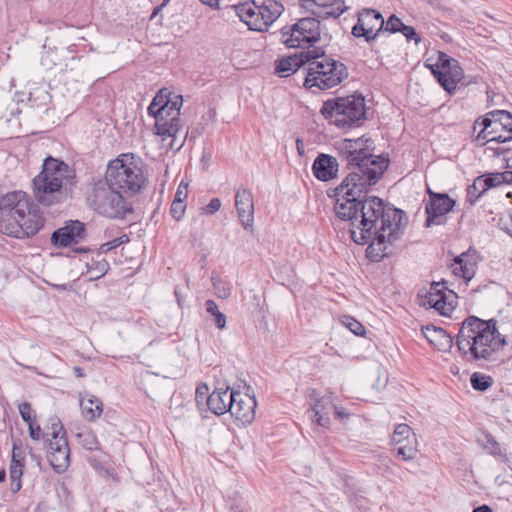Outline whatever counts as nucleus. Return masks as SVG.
Wrapping results in <instances>:
<instances>
[{"label":"nucleus","instance_id":"35","mask_svg":"<svg viewBox=\"0 0 512 512\" xmlns=\"http://www.w3.org/2000/svg\"><path fill=\"white\" fill-rule=\"evenodd\" d=\"M482 178L478 176L472 185L467 188V198L470 203H474L478 198L487 191Z\"/></svg>","mask_w":512,"mask_h":512},{"label":"nucleus","instance_id":"27","mask_svg":"<svg viewBox=\"0 0 512 512\" xmlns=\"http://www.w3.org/2000/svg\"><path fill=\"white\" fill-rule=\"evenodd\" d=\"M80 407L82 415L87 421L96 420L103 412L102 401L91 394H86L85 396L80 397Z\"/></svg>","mask_w":512,"mask_h":512},{"label":"nucleus","instance_id":"26","mask_svg":"<svg viewBox=\"0 0 512 512\" xmlns=\"http://www.w3.org/2000/svg\"><path fill=\"white\" fill-rule=\"evenodd\" d=\"M284 11L283 5L276 0H265L262 5L258 6L257 18L261 31H264L270 26Z\"/></svg>","mask_w":512,"mask_h":512},{"label":"nucleus","instance_id":"41","mask_svg":"<svg viewBox=\"0 0 512 512\" xmlns=\"http://www.w3.org/2000/svg\"><path fill=\"white\" fill-rule=\"evenodd\" d=\"M129 241V238L127 235H122L120 237H117L111 241H108L104 244H102L100 247H99V252L100 253H107L117 247H119L120 245L124 244V243H127Z\"/></svg>","mask_w":512,"mask_h":512},{"label":"nucleus","instance_id":"6","mask_svg":"<svg viewBox=\"0 0 512 512\" xmlns=\"http://www.w3.org/2000/svg\"><path fill=\"white\" fill-rule=\"evenodd\" d=\"M105 179L120 192L130 195L138 193L147 181L142 163L129 154H122L109 162Z\"/></svg>","mask_w":512,"mask_h":512},{"label":"nucleus","instance_id":"30","mask_svg":"<svg viewBox=\"0 0 512 512\" xmlns=\"http://www.w3.org/2000/svg\"><path fill=\"white\" fill-rule=\"evenodd\" d=\"M397 455L400 456L404 461H412L418 454V439L417 437H410L407 441H403L402 444H393Z\"/></svg>","mask_w":512,"mask_h":512},{"label":"nucleus","instance_id":"54","mask_svg":"<svg viewBox=\"0 0 512 512\" xmlns=\"http://www.w3.org/2000/svg\"><path fill=\"white\" fill-rule=\"evenodd\" d=\"M333 409L335 410V414L337 415L338 418L343 419L348 416L345 410L341 407H337L336 405H334Z\"/></svg>","mask_w":512,"mask_h":512},{"label":"nucleus","instance_id":"15","mask_svg":"<svg viewBox=\"0 0 512 512\" xmlns=\"http://www.w3.org/2000/svg\"><path fill=\"white\" fill-rule=\"evenodd\" d=\"M444 283L433 282L425 294L422 305L435 309L439 314L448 316L454 310L453 300L456 295L448 290Z\"/></svg>","mask_w":512,"mask_h":512},{"label":"nucleus","instance_id":"7","mask_svg":"<svg viewBox=\"0 0 512 512\" xmlns=\"http://www.w3.org/2000/svg\"><path fill=\"white\" fill-rule=\"evenodd\" d=\"M321 114L338 128L360 126L366 118L365 100L360 95L336 97L323 103Z\"/></svg>","mask_w":512,"mask_h":512},{"label":"nucleus","instance_id":"2","mask_svg":"<svg viewBox=\"0 0 512 512\" xmlns=\"http://www.w3.org/2000/svg\"><path fill=\"white\" fill-rule=\"evenodd\" d=\"M456 345L461 356L468 362L491 361L504 349L507 341L498 331L496 320H484L471 315L461 323Z\"/></svg>","mask_w":512,"mask_h":512},{"label":"nucleus","instance_id":"9","mask_svg":"<svg viewBox=\"0 0 512 512\" xmlns=\"http://www.w3.org/2000/svg\"><path fill=\"white\" fill-rule=\"evenodd\" d=\"M481 127L476 136L482 145L490 142L505 143L512 140V115L506 110H494L474 122V130Z\"/></svg>","mask_w":512,"mask_h":512},{"label":"nucleus","instance_id":"53","mask_svg":"<svg viewBox=\"0 0 512 512\" xmlns=\"http://www.w3.org/2000/svg\"><path fill=\"white\" fill-rule=\"evenodd\" d=\"M11 491L16 493L21 489V479L11 480Z\"/></svg>","mask_w":512,"mask_h":512},{"label":"nucleus","instance_id":"13","mask_svg":"<svg viewBox=\"0 0 512 512\" xmlns=\"http://www.w3.org/2000/svg\"><path fill=\"white\" fill-rule=\"evenodd\" d=\"M429 67L438 83L449 94H452L456 90L457 84L462 80L464 75L459 62L443 52L439 53L436 64Z\"/></svg>","mask_w":512,"mask_h":512},{"label":"nucleus","instance_id":"39","mask_svg":"<svg viewBox=\"0 0 512 512\" xmlns=\"http://www.w3.org/2000/svg\"><path fill=\"white\" fill-rule=\"evenodd\" d=\"M24 464L21 460H15V447L13 448L12 460L10 465V480L21 479Z\"/></svg>","mask_w":512,"mask_h":512},{"label":"nucleus","instance_id":"40","mask_svg":"<svg viewBox=\"0 0 512 512\" xmlns=\"http://www.w3.org/2000/svg\"><path fill=\"white\" fill-rule=\"evenodd\" d=\"M486 189L497 187L503 184L502 172L501 173H489L480 176Z\"/></svg>","mask_w":512,"mask_h":512},{"label":"nucleus","instance_id":"31","mask_svg":"<svg viewBox=\"0 0 512 512\" xmlns=\"http://www.w3.org/2000/svg\"><path fill=\"white\" fill-rule=\"evenodd\" d=\"M77 442L86 450L94 451L100 449V443L95 433L85 428L76 433Z\"/></svg>","mask_w":512,"mask_h":512},{"label":"nucleus","instance_id":"43","mask_svg":"<svg viewBox=\"0 0 512 512\" xmlns=\"http://www.w3.org/2000/svg\"><path fill=\"white\" fill-rule=\"evenodd\" d=\"M404 25L405 24H403L402 21L395 15L390 16L387 22L384 24L385 30L392 33L400 32Z\"/></svg>","mask_w":512,"mask_h":512},{"label":"nucleus","instance_id":"37","mask_svg":"<svg viewBox=\"0 0 512 512\" xmlns=\"http://www.w3.org/2000/svg\"><path fill=\"white\" fill-rule=\"evenodd\" d=\"M478 442L481 443L484 449H486L492 455H498L501 453L498 442L489 433H484L483 438H478Z\"/></svg>","mask_w":512,"mask_h":512},{"label":"nucleus","instance_id":"1","mask_svg":"<svg viewBox=\"0 0 512 512\" xmlns=\"http://www.w3.org/2000/svg\"><path fill=\"white\" fill-rule=\"evenodd\" d=\"M373 141L367 138L346 139L341 153L350 170L335 189L337 217L350 223V234L356 244L367 247V257L380 261L388 254V246L399 238L404 212L385 206L376 196H366L389 165V159L372 154Z\"/></svg>","mask_w":512,"mask_h":512},{"label":"nucleus","instance_id":"44","mask_svg":"<svg viewBox=\"0 0 512 512\" xmlns=\"http://www.w3.org/2000/svg\"><path fill=\"white\" fill-rule=\"evenodd\" d=\"M185 210H186V203H182L179 201H173L171 204L170 213L175 220L179 221L182 219V217L185 213Z\"/></svg>","mask_w":512,"mask_h":512},{"label":"nucleus","instance_id":"48","mask_svg":"<svg viewBox=\"0 0 512 512\" xmlns=\"http://www.w3.org/2000/svg\"><path fill=\"white\" fill-rule=\"evenodd\" d=\"M28 429H29V435L33 440L39 441L44 437V433L38 424H35L34 422L30 423L28 425Z\"/></svg>","mask_w":512,"mask_h":512},{"label":"nucleus","instance_id":"5","mask_svg":"<svg viewBox=\"0 0 512 512\" xmlns=\"http://www.w3.org/2000/svg\"><path fill=\"white\" fill-rule=\"evenodd\" d=\"M70 175L69 166L63 161L48 157L42 171L34 178V196L39 203L50 206L61 201L64 181Z\"/></svg>","mask_w":512,"mask_h":512},{"label":"nucleus","instance_id":"3","mask_svg":"<svg viewBox=\"0 0 512 512\" xmlns=\"http://www.w3.org/2000/svg\"><path fill=\"white\" fill-rule=\"evenodd\" d=\"M181 95H171L168 89H161L148 107V114L155 118L156 134L163 140L171 138L169 146L178 151L184 145L188 131L180 122Z\"/></svg>","mask_w":512,"mask_h":512},{"label":"nucleus","instance_id":"17","mask_svg":"<svg viewBox=\"0 0 512 512\" xmlns=\"http://www.w3.org/2000/svg\"><path fill=\"white\" fill-rule=\"evenodd\" d=\"M256 398L249 394L235 391L230 405V414L242 424H250L255 418Z\"/></svg>","mask_w":512,"mask_h":512},{"label":"nucleus","instance_id":"8","mask_svg":"<svg viewBox=\"0 0 512 512\" xmlns=\"http://www.w3.org/2000/svg\"><path fill=\"white\" fill-rule=\"evenodd\" d=\"M87 202L94 211L108 218H123L131 211L121 192L106 179L93 185Z\"/></svg>","mask_w":512,"mask_h":512},{"label":"nucleus","instance_id":"49","mask_svg":"<svg viewBox=\"0 0 512 512\" xmlns=\"http://www.w3.org/2000/svg\"><path fill=\"white\" fill-rule=\"evenodd\" d=\"M221 208V201L218 198H213L210 200L209 204L205 207L204 213L207 215H212L216 213Z\"/></svg>","mask_w":512,"mask_h":512},{"label":"nucleus","instance_id":"42","mask_svg":"<svg viewBox=\"0 0 512 512\" xmlns=\"http://www.w3.org/2000/svg\"><path fill=\"white\" fill-rule=\"evenodd\" d=\"M108 269L109 264L106 260L97 261L89 269V272L92 274L91 279H98L104 276L107 273Z\"/></svg>","mask_w":512,"mask_h":512},{"label":"nucleus","instance_id":"58","mask_svg":"<svg viewBox=\"0 0 512 512\" xmlns=\"http://www.w3.org/2000/svg\"><path fill=\"white\" fill-rule=\"evenodd\" d=\"M5 477H6V473L4 470H1L0 471V483L3 482L5 480Z\"/></svg>","mask_w":512,"mask_h":512},{"label":"nucleus","instance_id":"29","mask_svg":"<svg viewBox=\"0 0 512 512\" xmlns=\"http://www.w3.org/2000/svg\"><path fill=\"white\" fill-rule=\"evenodd\" d=\"M426 338L433 344L439 351H449L453 346L452 337L442 328L433 327L427 328Z\"/></svg>","mask_w":512,"mask_h":512},{"label":"nucleus","instance_id":"19","mask_svg":"<svg viewBox=\"0 0 512 512\" xmlns=\"http://www.w3.org/2000/svg\"><path fill=\"white\" fill-rule=\"evenodd\" d=\"M32 200L23 191H12L0 196V213L15 220Z\"/></svg>","mask_w":512,"mask_h":512},{"label":"nucleus","instance_id":"55","mask_svg":"<svg viewBox=\"0 0 512 512\" xmlns=\"http://www.w3.org/2000/svg\"><path fill=\"white\" fill-rule=\"evenodd\" d=\"M473 512H493V510L487 505H481L476 507Z\"/></svg>","mask_w":512,"mask_h":512},{"label":"nucleus","instance_id":"62","mask_svg":"<svg viewBox=\"0 0 512 512\" xmlns=\"http://www.w3.org/2000/svg\"><path fill=\"white\" fill-rule=\"evenodd\" d=\"M511 261H512V257H511Z\"/></svg>","mask_w":512,"mask_h":512},{"label":"nucleus","instance_id":"36","mask_svg":"<svg viewBox=\"0 0 512 512\" xmlns=\"http://www.w3.org/2000/svg\"><path fill=\"white\" fill-rule=\"evenodd\" d=\"M470 382L473 389L477 391H485L492 385L493 380L490 376L485 374L474 373L471 376Z\"/></svg>","mask_w":512,"mask_h":512},{"label":"nucleus","instance_id":"38","mask_svg":"<svg viewBox=\"0 0 512 512\" xmlns=\"http://www.w3.org/2000/svg\"><path fill=\"white\" fill-rule=\"evenodd\" d=\"M342 323L357 336H362L365 333V327L359 321L350 316H344Z\"/></svg>","mask_w":512,"mask_h":512},{"label":"nucleus","instance_id":"45","mask_svg":"<svg viewBox=\"0 0 512 512\" xmlns=\"http://www.w3.org/2000/svg\"><path fill=\"white\" fill-rule=\"evenodd\" d=\"M209 388L206 384L201 383L197 386L195 391V398L198 405H201L202 403L206 402V399L208 398Z\"/></svg>","mask_w":512,"mask_h":512},{"label":"nucleus","instance_id":"57","mask_svg":"<svg viewBox=\"0 0 512 512\" xmlns=\"http://www.w3.org/2000/svg\"><path fill=\"white\" fill-rule=\"evenodd\" d=\"M74 374L76 377L80 378V377H84V372H83V369L81 367H74Z\"/></svg>","mask_w":512,"mask_h":512},{"label":"nucleus","instance_id":"56","mask_svg":"<svg viewBox=\"0 0 512 512\" xmlns=\"http://www.w3.org/2000/svg\"><path fill=\"white\" fill-rule=\"evenodd\" d=\"M53 287L58 291H65L71 288L70 284H54Z\"/></svg>","mask_w":512,"mask_h":512},{"label":"nucleus","instance_id":"18","mask_svg":"<svg viewBox=\"0 0 512 512\" xmlns=\"http://www.w3.org/2000/svg\"><path fill=\"white\" fill-rule=\"evenodd\" d=\"M235 207L239 221L244 229H250L254 224V200L251 190L239 187L235 193Z\"/></svg>","mask_w":512,"mask_h":512},{"label":"nucleus","instance_id":"52","mask_svg":"<svg viewBox=\"0 0 512 512\" xmlns=\"http://www.w3.org/2000/svg\"><path fill=\"white\" fill-rule=\"evenodd\" d=\"M503 184H512V171L502 172Z\"/></svg>","mask_w":512,"mask_h":512},{"label":"nucleus","instance_id":"60","mask_svg":"<svg viewBox=\"0 0 512 512\" xmlns=\"http://www.w3.org/2000/svg\"><path fill=\"white\" fill-rule=\"evenodd\" d=\"M175 295H176V297H178V292H177V290H175ZM177 299H179V298H177ZM178 303H180V300H178Z\"/></svg>","mask_w":512,"mask_h":512},{"label":"nucleus","instance_id":"11","mask_svg":"<svg viewBox=\"0 0 512 512\" xmlns=\"http://www.w3.org/2000/svg\"><path fill=\"white\" fill-rule=\"evenodd\" d=\"M51 439H48V460L53 469L58 472H64L69 465L70 449L66 438V433L61 421L57 417L50 419Z\"/></svg>","mask_w":512,"mask_h":512},{"label":"nucleus","instance_id":"22","mask_svg":"<svg viewBox=\"0 0 512 512\" xmlns=\"http://www.w3.org/2000/svg\"><path fill=\"white\" fill-rule=\"evenodd\" d=\"M234 395L235 391L230 390L229 387L215 389L206 399V405L212 413L223 415L226 412H230V405Z\"/></svg>","mask_w":512,"mask_h":512},{"label":"nucleus","instance_id":"46","mask_svg":"<svg viewBox=\"0 0 512 512\" xmlns=\"http://www.w3.org/2000/svg\"><path fill=\"white\" fill-rule=\"evenodd\" d=\"M19 413L23 419L24 422H26L28 425L30 423H33L32 421V407L30 403L23 402L19 405Z\"/></svg>","mask_w":512,"mask_h":512},{"label":"nucleus","instance_id":"14","mask_svg":"<svg viewBox=\"0 0 512 512\" xmlns=\"http://www.w3.org/2000/svg\"><path fill=\"white\" fill-rule=\"evenodd\" d=\"M429 199L425 206L427 214L426 226L443 225L446 222V215L455 206V200L446 193H436L430 188L427 189Z\"/></svg>","mask_w":512,"mask_h":512},{"label":"nucleus","instance_id":"50","mask_svg":"<svg viewBox=\"0 0 512 512\" xmlns=\"http://www.w3.org/2000/svg\"><path fill=\"white\" fill-rule=\"evenodd\" d=\"M187 198V185L183 186L182 184L179 185L173 201H179L182 203H185V200Z\"/></svg>","mask_w":512,"mask_h":512},{"label":"nucleus","instance_id":"20","mask_svg":"<svg viewBox=\"0 0 512 512\" xmlns=\"http://www.w3.org/2000/svg\"><path fill=\"white\" fill-rule=\"evenodd\" d=\"M311 49L307 51H301L299 53H295L293 55L283 57L276 61V72L281 77H288L291 74L295 73L300 67L307 64L311 60V58H315L316 55L312 54Z\"/></svg>","mask_w":512,"mask_h":512},{"label":"nucleus","instance_id":"59","mask_svg":"<svg viewBox=\"0 0 512 512\" xmlns=\"http://www.w3.org/2000/svg\"><path fill=\"white\" fill-rule=\"evenodd\" d=\"M15 460H21L23 462L24 458L20 457V455L15 452Z\"/></svg>","mask_w":512,"mask_h":512},{"label":"nucleus","instance_id":"23","mask_svg":"<svg viewBox=\"0 0 512 512\" xmlns=\"http://www.w3.org/2000/svg\"><path fill=\"white\" fill-rule=\"evenodd\" d=\"M338 168L337 159L328 154H319L312 165L314 176L324 182L334 179L337 176Z\"/></svg>","mask_w":512,"mask_h":512},{"label":"nucleus","instance_id":"32","mask_svg":"<svg viewBox=\"0 0 512 512\" xmlns=\"http://www.w3.org/2000/svg\"><path fill=\"white\" fill-rule=\"evenodd\" d=\"M205 309L206 312L213 317L214 323L216 327L220 330H223L226 327V316L224 313H222L218 305L214 300H207L205 302Z\"/></svg>","mask_w":512,"mask_h":512},{"label":"nucleus","instance_id":"47","mask_svg":"<svg viewBox=\"0 0 512 512\" xmlns=\"http://www.w3.org/2000/svg\"><path fill=\"white\" fill-rule=\"evenodd\" d=\"M400 32L406 37L407 40H414L416 44L421 40L415 29L411 26L404 25Z\"/></svg>","mask_w":512,"mask_h":512},{"label":"nucleus","instance_id":"33","mask_svg":"<svg viewBox=\"0 0 512 512\" xmlns=\"http://www.w3.org/2000/svg\"><path fill=\"white\" fill-rule=\"evenodd\" d=\"M212 286L215 295L221 299H227L231 295L232 286L230 282L225 281L217 276L211 277Z\"/></svg>","mask_w":512,"mask_h":512},{"label":"nucleus","instance_id":"51","mask_svg":"<svg viewBox=\"0 0 512 512\" xmlns=\"http://www.w3.org/2000/svg\"><path fill=\"white\" fill-rule=\"evenodd\" d=\"M203 4L213 8L218 9L220 5V0H200Z\"/></svg>","mask_w":512,"mask_h":512},{"label":"nucleus","instance_id":"61","mask_svg":"<svg viewBox=\"0 0 512 512\" xmlns=\"http://www.w3.org/2000/svg\"><path fill=\"white\" fill-rule=\"evenodd\" d=\"M299 143H300V140L298 139V140H297V147H298V150H300Z\"/></svg>","mask_w":512,"mask_h":512},{"label":"nucleus","instance_id":"24","mask_svg":"<svg viewBox=\"0 0 512 512\" xmlns=\"http://www.w3.org/2000/svg\"><path fill=\"white\" fill-rule=\"evenodd\" d=\"M84 232V225L79 221H71L70 224L56 230L51 237L54 245L60 247H67L73 242L77 243L78 239L82 237Z\"/></svg>","mask_w":512,"mask_h":512},{"label":"nucleus","instance_id":"10","mask_svg":"<svg viewBox=\"0 0 512 512\" xmlns=\"http://www.w3.org/2000/svg\"><path fill=\"white\" fill-rule=\"evenodd\" d=\"M321 38L320 21L312 15L298 20L290 27L281 30V41L289 48L311 45Z\"/></svg>","mask_w":512,"mask_h":512},{"label":"nucleus","instance_id":"16","mask_svg":"<svg viewBox=\"0 0 512 512\" xmlns=\"http://www.w3.org/2000/svg\"><path fill=\"white\" fill-rule=\"evenodd\" d=\"M385 24L380 12L374 9H365L358 16L357 23L352 28L355 37H364L367 42L374 40Z\"/></svg>","mask_w":512,"mask_h":512},{"label":"nucleus","instance_id":"28","mask_svg":"<svg viewBox=\"0 0 512 512\" xmlns=\"http://www.w3.org/2000/svg\"><path fill=\"white\" fill-rule=\"evenodd\" d=\"M235 9L241 21L245 22L251 30L261 31V26L257 19L259 17L257 15L258 6L254 3H243L235 6Z\"/></svg>","mask_w":512,"mask_h":512},{"label":"nucleus","instance_id":"25","mask_svg":"<svg viewBox=\"0 0 512 512\" xmlns=\"http://www.w3.org/2000/svg\"><path fill=\"white\" fill-rule=\"evenodd\" d=\"M333 407V396L331 394L315 399V402L311 405L312 422L321 427H328L330 424L329 414Z\"/></svg>","mask_w":512,"mask_h":512},{"label":"nucleus","instance_id":"21","mask_svg":"<svg viewBox=\"0 0 512 512\" xmlns=\"http://www.w3.org/2000/svg\"><path fill=\"white\" fill-rule=\"evenodd\" d=\"M452 273L469 282L476 274L477 260L475 253L463 252L456 256L450 265Z\"/></svg>","mask_w":512,"mask_h":512},{"label":"nucleus","instance_id":"4","mask_svg":"<svg viewBox=\"0 0 512 512\" xmlns=\"http://www.w3.org/2000/svg\"><path fill=\"white\" fill-rule=\"evenodd\" d=\"M311 52L316 55L311 58L307 66V75L304 86L308 89L317 88L327 90L339 85L348 77V69L345 64L333 58L325 56L321 48H313Z\"/></svg>","mask_w":512,"mask_h":512},{"label":"nucleus","instance_id":"34","mask_svg":"<svg viewBox=\"0 0 512 512\" xmlns=\"http://www.w3.org/2000/svg\"><path fill=\"white\" fill-rule=\"evenodd\" d=\"M410 437H416L410 426L404 423L398 424L392 435V444H402L403 441H407Z\"/></svg>","mask_w":512,"mask_h":512},{"label":"nucleus","instance_id":"12","mask_svg":"<svg viewBox=\"0 0 512 512\" xmlns=\"http://www.w3.org/2000/svg\"><path fill=\"white\" fill-rule=\"evenodd\" d=\"M14 224L5 226V233L9 236L23 239L36 235L44 226L45 218L39 207L31 201L27 209L16 216Z\"/></svg>","mask_w":512,"mask_h":512}]
</instances>
